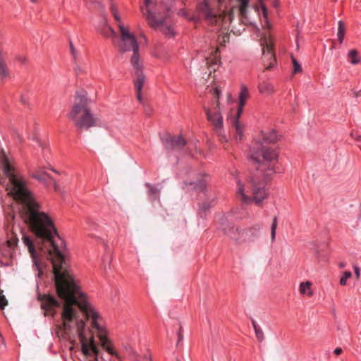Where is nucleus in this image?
I'll list each match as a JSON object with an SVG mask.
<instances>
[{
    "instance_id": "obj_37",
    "label": "nucleus",
    "mask_w": 361,
    "mask_h": 361,
    "mask_svg": "<svg viewBox=\"0 0 361 361\" xmlns=\"http://www.w3.org/2000/svg\"><path fill=\"white\" fill-rule=\"evenodd\" d=\"M16 59L22 63H24L27 61V58L25 56H16Z\"/></svg>"
},
{
    "instance_id": "obj_4",
    "label": "nucleus",
    "mask_w": 361,
    "mask_h": 361,
    "mask_svg": "<svg viewBox=\"0 0 361 361\" xmlns=\"http://www.w3.org/2000/svg\"><path fill=\"white\" fill-rule=\"evenodd\" d=\"M1 159L4 176L0 178V185L5 188L7 194L18 203H37L26 181L16 172L10 160L4 154Z\"/></svg>"
},
{
    "instance_id": "obj_40",
    "label": "nucleus",
    "mask_w": 361,
    "mask_h": 361,
    "mask_svg": "<svg viewBox=\"0 0 361 361\" xmlns=\"http://www.w3.org/2000/svg\"><path fill=\"white\" fill-rule=\"evenodd\" d=\"M20 101L24 105L27 104V101L26 98L23 95L20 96Z\"/></svg>"
},
{
    "instance_id": "obj_43",
    "label": "nucleus",
    "mask_w": 361,
    "mask_h": 361,
    "mask_svg": "<svg viewBox=\"0 0 361 361\" xmlns=\"http://www.w3.org/2000/svg\"><path fill=\"white\" fill-rule=\"evenodd\" d=\"M39 146H40L42 149H44V148L45 147V145H46V144H45V143H43V142H40V141H39Z\"/></svg>"
},
{
    "instance_id": "obj_41",
    "label": "nucleus",
    "mask_w": 361,
    "mask_h": 361,
    "mask_svg": "<svg viewBox=\"0 0 361 361\" xmlns=\"http://www.w3.org/2000/svg\"><path fill=\"white\" fill-rule=\"evenodd\" d=\"M342 349L341 348H336L335 350H334V353L336 355H339L340 354H341L342 353Z\"/></svg>"
},
{
    "instance_id": "obj_48",
    "label": "nucleus",
    "mask_w": 361,
    "mask_h": 361,
    "mask_svg": "<svg viewBox=\"0 0 361 361\" xmlns=\"http://www.w3.org/2000/svg\"><path fill=\"white\" fill-rule=\"evenodd\" d=\"M231 94H228V100L231 99Z\"/></svg>"
},
{
    "instance_id": "obj_25",
    "label": "nucleus",
    "mask_w": 361,
    "mask_h": 361,
    "mask_svg": "<svg viewBox=\"0 0 361 361\" xmlns=\"http://www.w3.org/2000/svg\"><path fill=\"white\" fill-rule=\"evenodd\" d=\"M219 59L218 56H214L212 58H207L206 59V66H208L209 69V75L212 73V71H215L216 69L213 67L218 64Z\"/></svg>"
},
{
    "instance_id": "obj_26",
    "label": "nucleus",
    "mask_w": 361,
    "mask_h": 361,
    "mask_svg": "<svg viewBox=\"0 0 361 361\" xmlns=\"http://www.w3.org/2000/svg\"><path fill=\"white\" fill-rule=\"evenodd\" d=\"M312 283L310 281L302 282L300 285V293L302 295H312V293L310 292Z\"/></svg>"
},
{
    "instance_id": "obj_39",
    "label": "nucleus",
    "mask_w": 361,
    "mask_h": 361,
    "mask_svg": "<svg viewBox=\"0 0 361 361\" xmlns=\"http://www.w3.org/2000/svg\"><path fill=\"white\" fill-rule=\"evenodd\" d=\"M209 205L210 204H202V207L200 208V212L207 211L209 208Z\"/></svg>"
},
{
    "instance_id": "obj_8",
    "label": "nucleus",
    "mask_w": 361,
    "mask_h": 361,
    "mask_svg": "<svg viewBox=\"0 0 361 361\" xmlns=\"http://www.w3.org/2000/svg\"><path fill=\"white\" fill-rule=\"evenodd\" d=\"M142 14L146 17L148 24L154 29H158L167 36H173V30L171 23L167 18H157L158 11L152 0H145V6L141 7Z\"/></svg>"
},
{
    "instance_id": "obj_16",
    "label": "nucleus",
    "mask_w": 361,
    "mask_h": 361,
    "mask_svg": "<svg viewBox=\"0 0 361 361\" xmlns=\"http://www.w3.org/2000/svg\"><path fill=\"white\" fill-rule=\"evenodd\" d=\"M204 187V183L202 181H200L198 183H185L183 186V190L185 192L190 193V195L193 197L197 195L200 192H203Z\"/></svg>"
},
{
    "instance_id": "obj_17",
    "label": "nucleus",
    "mask_w": 361,
    "mask_h": 361,
    "mask_svg": "<svg viewBox=\"0 0 361 361\" xmlns=\"http://www.w3.org/2000/svg\"><path fill=\"white\" fill-rule=\"evenodd\" d=\"M250 94L247 87L243 85L239 94V106L237 111V116L240 117L243 112V107L246 103L247 99L249 98Z\"/></svg>"
},
{
    "instance_id": "obj_35",
    "label": "nucleus",
    "mask_w": 361,
    "mask_h": 361,
    "mask_svg": "<svg viewBox=\"0 0 361 361\" xmlns=\"http://www.w3.org/2000/svg\"><path fill=\"white\" fill-rule=\"evenodd\" d=\"M183 335L182 334V327L180 326L179 331H178V342H177V345L183 340Z\"/></svg>"
},
{
    "instance_id": "obj_5",
    "label": "nucleus",
    "mask_w": 361,
    "mask_h": 361,
    "mask_svg": "<svg viewBox=\"0 0 361 361\" xmlns=\"http://www.w3.org/2000/svg\"><path fill=\"white\" fill-rule=\"evenodd\" d=\"M90 100L84 90L76 92L74 103L68 114L74 125L80 130H88L96 126L97 119L92 114L89 108Z\"/></svg>"
},
{
    "instance_id": "obj_1",
    "label": "nucleus",
    "mask_w": 361,
    "mask_h": 361,
    "mask_svg": "<svg viewBox=\"0 0 361 361\" xmlns=\"http://www.w3.org/2000/svg\"><path fill=\"white\" fill-rule=\"evenodd\" d=\"M22 219L29 226L35 237V243L26 233L23 234V242L27 247L33 266L40 274L36 247L48 252L53 265L54 279L59 297L63 301L62 319L66 331L71 329L70 323L76 318L79 309L87 321H90L92 330L97 332L103 348L110 355L120 359L119 355L109 346L106 330L100 324L101 317L87 300L73 274L66 268V247L59 235L54 221L41 209H18Z\"/></svg>"
},
{
    "instance_id": "obj_2",
    "label": "nucleus",
    "mask_w": 361,
    "mask_h": 361,
    "mask_svg": "<svg viewBox=\"0 0 361 361\" xmlns=\"http://www.w3.org/2000/svg\"><path fill=\"white\" fill-rule=\"evenodd\" d=\"M277 140L275 131L262 132L255 141L250 157L259 163L257 174L254 177L243 181L236 182L235 195L238 200L247 202L251 200L260 203L268 196L265 183L269 181L275 173L273 161L277 159L278 155L274 150L268 148L266 144L274 143Z\"/></svg>"
},
{
    "instance_id": "obj_38",
    "label": "nucleus",
    "mask_w": 361,
    "mask_h": 361,
    "mask_svg": "<svg viewBox=\"0 0 361 361\" xmlns=\"http://www.w3.org/2000/svg\"><path fill=\"white\" fill-rule=\"evenodd\" d=\"M337 36L340 44H341L343 41L345 33H337Z\"/></svg>"
},
{
    "instance_id": "obj_7",
    "label": "nucleus",
    "mask_w": 361,
    "mask_h": 361,
    "mask_svg": "<svg viewBox=\"0 0 361 361\" xmlns=\"http://www.w3.org/2000/svg\"><path fill=\"white\" fill-rule=\"evenodd\" d=\"M262 12L263 19L262 24L264 32L262 33L261 44L263 51V63L265 70H269L276 63V58L273 52L274 42L268 30L271 28V25L267 19V10L264 5H262Z\"/></svg>"
},
{
    "instance_id": "obj_29",
    "label": "nucleus",
    "mask_w": 361,
    "mask_h": 361,
    "mask_svg": "<svg viewBox=\"0 0 361 361\" xmlns=\"http://www.w3.org/2000/svg\"><path fill=\"white\" fill-rule=\"evenodd\" d=\"M352 274L349 271L344 272L343 276L340 279V284L342 286L346 285L347 280L351 276Z\"/></svg>"
},
{
    "instance_id": "obj_14",
    "label": "nucleus",
    "mask_w": 361,
    "mask_h": 361,
    "mask_svg": "<svg viewBox=\"0 0 361 361\" xmlns=\"http://www.w3.org/2000/svg\"><path fill=\"white\" fill-rule=\"evenodd\" d=\"M163 142L166 149L173 150H180L186 145L185 140L181 135H168L164 139Z\"/></svg>"
},
{
    "instance_id": "obj_27",
    "label": "nucleus",
    "mask_w": 361,
    "mask_h": 361,
    "mask_svg": "<svg viewBox=\"0 0 361 361\" xmlns=\"http://www.w3.org/2000/svg\"><path fill=\"white\" fill-rule=\"evenodd\" d=\"M348 60L352 64H357L360 61L358 53L355 49H352L348 53Z\"/></svg>"
},
{
    "instance_id": "obj_42",
    "label": "nucleus",
    "mask_w": 361,
    "mask_h": 361,
    "mask_svg": "<svg viewBox=\"0 0 361 361\" xmlns=\"http://www.w3.org/2000/svg\"><path fill=\"white\" fill-rule=\"evenodd\" d=\"M70 49H71V51L72 54L73 56H75V48L73 47L72 42H70Z\"/></svg>"
},
{
    "instance_id": "obj_30",
    "label": "nucleus",
    "mask_w": 361,
    "mask_h": 361,
    "mask_svg": "<svg viewBox=\"0 0 361 361\" xmlns=\"http://www.w3.org/2000/svg\"><path fill=\"white\" fill-rule=\"evenodd\" d=\"M3 290H0V308L4 310L5 307L8 305V300H6L4 295H3Z\"/></svg>"
},
{
    "instance_id": "obj_47",
    "label": "nucleus",
    "mask_w": 361,
    "mask_h": 361,
    "mask_svg": "<svg viewBox=\"0 0 361 361\" xmlns=\"http://www.w3.org/2000/svg\"><path fill=\"white\" fill-rule=\"evenodd\" d=\"M0 58H4L3 55H2V52H1V50L0 49Z\"/></svg>"
},
{
    "instance_id": "obj_18",
    "label": "nucleus",
    "mask_w": 361,
    "mask_h": 361,
    "mask_svg": "<svg viewBox=\"0 0 361 361\" xmlns=\"http://www.w3.org/2000/svg\"><path fill=\"white\" fill-rule=\"evenodd\" d=\"M98 31L104 37L111 38L113 41H114L116 37V34L115 31L109 25L106 20H104L103 22L98 27Z\"/></svg>"
},
{
    "instance_id": "obj_24",
    "label": "nucleus",
    "mask_w": 361,
    "mask_h": 361,
    "mask_svg": "<svg viewBox=\"0 0 361 361\" xmlns=\"http://www.w3.org/2000/svg\"><path fill=\"white\" fill-rule=\"evenodd\" d=\"M251 322H252V326L254 328L255 333V335H256V337H257V340L259 342H262L264 339V333L262 331V329L257 324V322L255 319H252Z\"/></svg>"
},
{
    "instance_id": "obj_15",
    "label": "nucleus",
    "mask_w": 361,
    "mask_h": 361,
    "mask_svg": "<svg viewBox=\"0 0 361 361\" xmlns=\"http://www.w3.org/2000/svg\"><path fill=\"white\" fill-rule=\"evenodd\" d=\"M31 176L35 179L42 183H47L50 181L52 183L54 188L56 191L59 190V186L57 183L48 173L42 171L39 167L35 168L31 172Z\"/></svg>"
},
{
    "instance_id": "obj_36",
    "label": "nucleus",
    "mask_w": 361,
    "mask_h": 361,
    "mask_svg": "<svg viewBox=\"0 0 361 361\" xmlns=\"http://www.w3.org/2000/svg\"><path fill=\"white\" fill-rule=\"evenodd\" d=\"M353 269H354V272H355V274L357 279H359L360 275V268L357 265H354Z\"/></svg>"
},
{
    "instance_id": "obj_28",
    "label": "nucleus",
    "mask_w": 361,
    "mask_h": 361,
    "mask_svg": "<svg viewBox=\"0 0 361 361\" xmlns=\"http://www.w3.org/2000/svg\"><path fill=\"white\" fill-rule=\"evenodd\" d=\"M277 225H278L277 217L274 216L273 218V221H272L271 228H270L271 243H274L276 239V231Z\"/></svg>"
},
{
    "instance_id": "obj_12",
    "label": "nucleus",
    "mask_w": 361,
    "mask_h": 361,
    "mask_svg": "<svg viewBox=\"0 0 361 361\" xmlns=\"http://www.w3.org/2000/svg\"><path fill=\"white\" fill-rule=\"evenodd\" d=\"M133 67V69H134V75H135V90H136V92H137V99L141 102L142 101V99H141V91H142V86H143V84L145 82V77L144 75V74L142 73V61H140V59L139 61H137V66H132Z\"/></svg>"
},
{
    "instance_id": "obj_6",
    "label": "nucleus",
    "mask_w": 361,
    "mask_h": 361,
    "mask_svg": "<svg viewBox=\"0 0 361 361\" xmlns=\"http://www.w3.org/2000/svg\"><path fill=\"white\" fill-rule=\"evenodd\" d=\"M110 10L115 20L118 23V26L119 27L121 35L120 42L118 45V49L121 52L133 51V54L130 58V63L132 66H137V61L140 59V57L138 53L139 44L135 37L121 23L117 8L114 4H111Z\"/></svg>"
},
{
    "instance_id": "obj_3",
    "label": "nucleus",
    "mask_w": 361,
    "mask_h": 361,
    "mask_svg": "<svg viewBox=\"0 0 361 361\" xmlns=\"http://www.w3.org/2000/svg\"><path fill=\"white\" fill-rule=\"evenodd\" d=\"M221 0H214L209 2L204 0L197 6V11L210 25L222 26L225 30H229L235 13H238L239 20L245 25H254L255 20L259 18L258 8L248 10L247 0H230L228 4V12L216 10L215 4L219 5Z\"/></svg>"
},
{
    "instance_id": "obj_44",
    "label": "nucleus",
    "mask_w": 361,
    "mask_h": 361,
    "mask_svg": "<svg viewBox=\"0 0 361 361\" xmlns=\"http://www.w3.org/2000/svg\"><path fill=\"white\" fill-rule=\"evenodd\" d=\"M279 1L277 0H275L274 2H273V5L275 6V7H278L279 6Z\"/></svg>"
},
{
    "instance_id": "obj_34",
    "label": "nucleus",
    "mask_w": 361,
    "mask_h": 361,
    "mask_svg": "<svg viewBox=\"0 0 361 361\" xmlns=\"http://www.w3.org/2000/svg\"><path fill=\"white\" fill-rule=\"evenodd\" d=\"M245 29L243 27L242 29H236L234 26L232 25L231 31L233 32L234 35H239Z\"/></svg>"
},
{
    "instance_id": "obj_46",
    "label": "nucleus",
    "mask_w": 361,
    "mask_h": 361,
    "mask_svg": "<svg viewBox=\"0 0 361 361\" xmlns=\"http://www.w3.org/2000/svg\"><path fill=\"white\" fill-rule=\"evenodd\" d=\"M345 266V264H344V263H341V264H340V267H344Z\"/></svg>"
},
{
    "instance_id": "obj_22",
    "label": "nucleus",
    "mask_w": 361,
    "mask_h": 361,
    "mask_svg": "<svg viewBox=\"0 0 361 361\" xmlns=\"http://www.w3.org/2000/svg\"><path fill=\"white\" fill-rule=\"evenodd\" d=\"M10 77L8 67L4 58H0V80H4Z\"/></svg>"
},
{
    "instance_id": "obj_11",
    "label": "nucleus",
    "mask_w": 361,
    "mask_h": 361,
    "mask_svg": "<svg viewBox=\"0 0 361 361\" xmlns=\"http://www.w3.org/2000/svg\"><path fill=\"white\" fill-rule=\"evenodd\" d=\"M221 221L220 229L230 238L233 240L236 244H242L247 241L246 237L244 236V229H240L235 227L232 223L227 222L225 217H222Z\"/></svg>"
},
{
    "instance_id": "obj_32",
    "label": "nucleus",
    "mask_w": 361,
    "mask_h": 361,
    "mask_svg": "<svg viewBox=\"0 0 361 361\" xmlns=\"http://www.w3.org/2000/svg\"><path fill=\"white\" fill-rule=\"evenodd\" d=\"M292 61H293L294 73H300L302 71V68H301L300 65L293 57L292 58Z\"/></svg>"
},
{
    "instance_id": "obj_13",
    "label": "nucleus",
    "mask_w": 361,
    "mask_h": 361,
    "mask_svg": "<svg viewBox=\"0 0 361 361\" xmlns=\"http://www.w3.org/2000/svg\"><path fill=\"white\" fill-rule=\"evenodd\" d=\"M61 303L53 295H44L42 299V309L50 314H54Z\"/></svg>"
},
{
    "instance_id": "obj_23",
    "label": "nucleus",
    "mask_w": 361,
    "mask_h": 361,
    "mask_svg": "<svg viewBox=\"0 0 361 361\" xmlns=\"http://www.w3.org/2000/svg\"><path fill=\"white\" fill-rule=\"evenodd\" d=\"M259 90L262 94H271L274 92V87L270 82L263 81L258 85Z\"/></svg>"
},
{
    "instance_id": "obj_33",
    "label": "nucleus",
    "mask_w": 361,
    "mask_h": 361,
    "mask_svg": "<svg viewBox=\"0 0 361 361\" xmlns=\"http://www.w3.org/2000/svg\"><path fill=\"white\" fill-rule=\"evenodd\" d=\"M345 29L343 21H338V33H345Z\"/></svg>"
},
{
    "instance_id": "obj_9",
    "label": "nucleus",
    "mask_w": 361,
    "mask_h": 361,
    "mask_svg": "<svg viewBox=\"0 0 361 361\" xmlns=\"http://www.w3.org/2000/svg\"><path fill=\"white\" fill-rule=\"evenodd\" d=\"M85 322L82 319L76 320V331L81 343V350L87 357L94 356L93 361H98L99 349L97 348L94 338L87 337L85 335Z\"/></svg>"
},
{
    "instance_id": "obj_19",
    "label": "nucleus",
    "mask_w": 361,
    "mask_h": 361,
    "mask_svg": "<svg viewBox=\"0 0 361 361\" xmlns=\"http://www.w3.org/2000/svg\"><path fill=\"white\" fill-rule=\"evenodd\" d=\"M260 227L259 225H255L247 229H244L245 235L247 240L253 241L259 237Z\"/></svg>"
},
{
    "instance_id": "obj_31",
    "label": "nucleus",
    "mask_w": 361,
    "mask_h": 361,
    "mask_svg": "<svg viewBox=\"0 0 361 361\" xmlns=\"http://www.w3.org/2000/svg\"><path fill=\"white\" fill-rule=\"evenodd\" d=\"M18 242V239L16 236H14L13 238H11L10 240H8L6 241V243L8 246L11 248H14Z\"/></svg>"
},
{
    "instance_id": "obj_10",
    "label": "nucleus",
    "mask_w": 361,
    "mask_h": 361,
    "mask_svg": "<svg viewBox=\"0 0 361 361\" xmlns=\"http://www.w3.org/2000/svg\"><path fill=\"white\" fill-rule=\"evenodd\" d=\"M214 102L212 107L204 106L207 120L212 123L214 129L216 132L219 133L221 131L223 127V117L220 112L219 109V95L220 92L216 88L214 92Z\"/></svg>"
},
{
    "instance_id": "obj_45",
    "label": "nucleus",
    "mask_w": 361,
    "mask_h": 361,
    "mask_svg": "<svg viewBox=\"0 0 361 361\" xmlns=\"http://www.w3.org/2000/svg\"><path fill=\"white\" fill-rule=\"evenodd\" d=\"M360 92H361V90H360V92H355V97H359V95H360Z\"/></svg>"
},
{
    "instance_id": "obj_21",
    "label": "nucleus",
    "mask_w": 361,
    "mask_h": 361,
    "mask_svg": "<svg viewBox=\"0 0 361 361\" xmlns=\"http://www.w3.org/2000/svg\"><path fill=\"white\" fill-rule=\"evenodd\" d=\"M238 118L239 117H238L236 116V117L233 119V126H234V128H235V139L241 140L243 139V137L244 126L239 121Z\"/></svg>"
},
{
    "instance_id": "obj_20",
    "label": "nucleus",
    "mask_w": 361,
    "mask_h": 361,
    "mask_svg": "<svg viewBox=\"0 0 361 361\" xmlns=\"http://www.w3.org/2000/svg\"><path fill=\"white\" fill-rule=\"evenodd\" d=\"M145 187L151 201H158L159 197V190L156 186L149 183H146Z\"/></svg>"
}]
</instances>
